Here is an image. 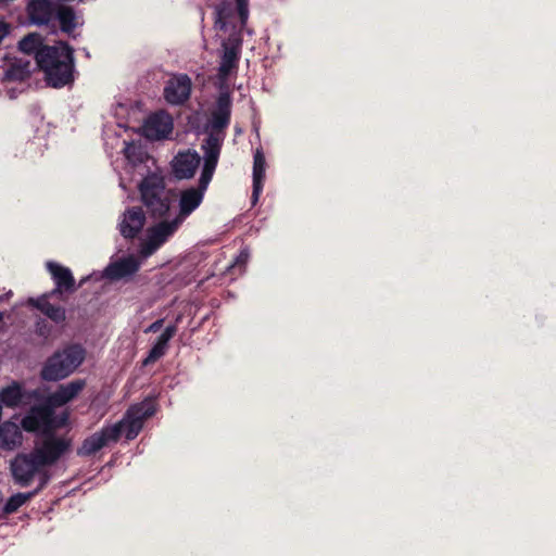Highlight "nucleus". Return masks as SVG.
<instances>
[{
	"instance_id": "1",
	"label": "nucleus",
	"mask_w": 556,
	"mask_h": 556,
	"mask_svg": "<svg viewBox=\"0 0 556 556\" xmlns=\"http://www.w3.org/2000/svg\"><path fill=\"white\" fill-rule=\"evenodd\" d=\"M38 67L45 73L48 86L63 88L74 81V49L64 41L45 48L39 53Z\"/></svg>"
},
{
	"instance_id": "2",
	"label": "nucleus",
	"mask_w": 556,
	"mask_h": 556,
	"mask_svg": "<svg viewBox=\"0 0 556 556\" xmlns=\"http://www.w3.org/2000/svg\"><path fill=\"white\" fill-rule=\"evenodd\" d=\"M86 351L77 343L56 350L43 363L40 377L43 381L55 382L71 376L85 361Z\"/></svg>"
},
{
	"instance_id": "3",
	"label": "nucleus",
	"mask_w": 556,
	"mask_h": 556,
	"mask_svg": "<svg viewBox=\"0 0 556 556\" xmlns=\"http://www.w3.org/2000/svg\"><path fill=\"white\" fill-rule=\"evenodd\" d=\"M231 106L232 100L230 93L228 91L220 92L211 113V131L202 143L204 157H207L210 152H215L217 163L225 139V130L230 124Z\"/></svg>"
},
{
	"instance_id": "4",
	"label": "nucleus",
	"mask_w": 556,
	"mask_h": 556,
	"mask_svg": "<svg viewBox=\"0 0 556 556\" xmlns=\"http://www.w3.org/2000/svg\"><path fill=\"white\" fill-rule=\"evenodd\" d=\"M140 194L143 205L148 214L154 219H161L167 216L170 204L172 194L167 190L163 178L149 176L140 184Z\"/></svg>"
},
{
	"instance_id": "5",
	"label": "nucleus",
	"mask_w": 556,
	"mask_h": 556,
	"mask_svg": "<svg viewBox=\"0 0 556 556\" xmlns=\"http://www.w3.org/2000/svg\"><path fill=\"white\" fill-rule=\"evenodd\" d=\"M215 152H210L207 157H204V164L197 188H189L184 190L179 200V217L181 220L189 216L195 208L200 206L203 201L204 192L206 191L213 175L215 173L217 162Z\"/></svg>"
},
{
	"instance_id": "6",
	"label": "nucleus",
	"mask_w": 556,
	"mask_h": 556,
	"mask_svg": "<svg viewBox=\"0 0 556 556\" xmlns=\"http://www.w3.org/2000/svg\"><path fill=\"white\" fill-rule=\"evenodd\" d=\"M10 472L15 485L20 488L29 486L36 477L38 483L43 475L51 478L48 469L41 464L33 451L29 453H17L10 462Z\"/></svg>"
},
{
	"instance_id": "7",
	"label": "nucleus",
	"mask_w": 556,
	"mask_h": 556,
	"mask_svg": "<svg viewBox=\"0 0 556 556\" xmlns=\"http://www.w3.org/2000/svg\"><path fill=\"white\" fill-rule=\"evenodd\" d=\"M181 224L179 217L173 220H162L159 224L148 228L147 238L140 243V254L149 257L154 254L170 237L178 230Z\"/></svg>"
},
{
	"instance_id": "8",
	"label": "nucleus",
	"mask_w": 556,
	"mask_h": 556,
	"mask_svg": "<svg viewBox=\"0 0 556 556\" xmlns=\"http://www.w3.org/2000/svg\"><path fill=\"white\" fill-rule=\"evenodd\" d=\"M45 434L41 444L35 446L31 451L47 468L54 465L70 450L71 440L56 437L53 431Z\"/></svg>"
},
{
	"instance_id": "9",
	"label": "nucleus",
	"mask_w": 556,
	"mask_h": 556,
	"mask_svg": "<svg viewBox=\"0 0 556 556\" xmlns=\"http://www.w3.org/2000/svg\"><path fill=\"white\" fill-rule=\"evenodd\" d=\"M123 433V425L114 424L87 437L77 450V455L90 457L111 442H117Z\"/></svg>"
},
{
	"instance_id": "10",
	"label": "nucleus",
	"mask_w": 556,
	"mask_h": 556,
	"mask_svg": "<svg viewBox=\"0 0 556 556\" xmlns=\"http://www.w3.org/2000/svg\"><path fill=\"white\" fill-rule=\"evenodd\" d=\"M223 54L220 56L218 77L227 79L230 74L238 68L241 50L242 37L240 33L230 34L222 43Z\"/></svg>"
},
{
	"instance_id": "11",
	"label": "nucleus",
	"mask_w": 556,
	"mask_h": 556,
	"mask_svg": "<svg viewBox=\"0 0 556 556\" xmlns=\"http://www.w3.org/2000/svg\"><path fill=\"white\" fill-rule=\"evenodd\" d=\"M192 80L185 73L173 74L163 90L165 101L170 105H182L191 97Z\"/></svg>"
},
{
	"instance_id": "12",
	"label": "nucleus",
	"mask_w": 556,
	"mask_h": 556,
	"mask_svg": "<svg viewBox=\"0 0 556 556\" xmlns=\"http://www.w3.org/2000/svg\"><path fill=\"white\" fill-rule=\"evenodd\" d=\"M155 414V407L151 403H142L131 406L122 421L123 432L127 440H134L141 431L144 421Z\"/></svg>"
},
{
	"instance_id": "13",
	"label": "nucleus",
	"mask_w": 556,
	"mask_h": 556,
	"mask_svg": "<svg viewBox=\"0 0 556 556\" xmlns=\"http://www.w3.org/2000/svg\"><path fill=\"white\" fill-rule=\"evenodd\" d=\"M46 267L55 285V288L48 292L50 295H59V299H63V294L75 292L76 281L68 267L51 261L46 264Z\"/></svg>"
},
{
	"instance_id": "14",
	"label": "nucleus",
	"mask_w": 556,
	"mask_h": 556,
	"mask_svg": "<svg viewBox=\"0 0 556 556\" xmlns=\"http://www.w3.org/2000/svg\"><path fill=\"white\" fill-rule=\"evenodd\" d=\"M55 406L47 399L45 403L33 406L29 412L35 416L43 427V433L52 432L56 428L63 427L67 420V415L63 414L60 418L55 416Z\"/></svg>"
},
{
	"instance_id": "15",
	"label": "nucleus",
	"mask_w": 556,
	"mask_h": 556,
	"mask_svg": "<svg viewBox=\"0 0 556 556\" xmlns=\"http://www.w3.org/2000/svg\"><path fill=\"white\" fill-rule=\"evenodd\" d=\"M59 295H50L46 292L38 298L28 299V304L42 313L47 318L56 325L66 320V309L62 305H55L50 302L51 299Z\"/></svg>"
},
{
	"instance_id": "16",
	"label": "nucleus",
	"mask_w": 556,
	"mask_h": 556,
	"mask_svg": "<svg viewBox=\"0 0 556 556\" xmlns=\"http://www.w3.org/2000/svg\"><path fill=\"white\" fill-rule=\"evenodd\" d=\"M200 155L195 151L179 152L172 162L173 173L177 179L193 177L200 165Z\"/></svg>"
},
{
	"instance_id": "17",
	"label": "nucleus",
	"mask_w": 556,
	"mask_h": 556,
	"mask_svg": "<svg viewBox=\"0 0 556 556\" xmlns=\"http://www.w3.org/2000/svg\"><path fill=\"white\" fill-rule=\"evenodd\" d=\"M146 222V215L141 207L134 206L128 208L119 223L121 235L126 239H134L142 230Z\"/></svg>"
},
{
	"instance_id": "18",
	"label": "nucleus",
	"mask_w": 556,
	"mask_h": 556,
	"mask_svg": "<svg viewBox=\"0 0 556 556\" xmlns=\"http://www.w3.org/2000/svg\"><path fill=\"white\" fill-rule=\"evenodd\" d=\"M172 131L173 119L164 112L152 114L144 124L146 136L151 139H165Z\"/></svg>"
},
{
	"instance_id": "19",
	"label": "nucleus",
	"mask_w": 556,
	"mask_h": 556,
	"mask_svg": "<svg viewBox=\"0 0 556 556\" xmlns=\"http://www.w3.org/2000/svg\"><path fill=\"white\" fill-rule=\"evenodd\" d=\"M86 387L84 379H76L65 384H60L48 399L55 407H61L74 400Z\"/></svg>"
},
{
	"instance_id": "20",
	"label": "nucleus",
	"mask_w": 556,
	"mask_h": 556,
	"mask_svg": "<svg viewBox=\"0 0 556 556\" xmlns=\"http://www.w3.org/2000/svg\"><path fill=\"white\" fill-rule=\"evenodd\" d=\"M27 14L35 25H46L55 14V5L50 0H30L27 4Z\"/></svg>"
},
{
	"instance_id": "21",
	"label": "nucleus",
	"mask_w": 556,
	"mask_h": 556,
	"mask_svg": "<svg viewBox=\"0 0 556 556\" xmlns=\"http://www.w3.org/2000/svg\"><path fill=\"white\" fill-rule=\"evenodd\" d=\"M139 268L140 263L134 256H127L111 263L104 273L109 279L119 280L136 274Z\"/></svg>"
},
{
	"instance_id": "22",
	"label": "nucleus",
	"mask_w": 556,
	"mask_h": 556,
	"mask_svg": "<svg viewBox=\"0 0 556 556\" xmlns=\"http://www.w3.org/2000/svg\"><path fill=\"white\" fill-rule=\"evenodd\" d=\"M266 172V160L262 149H256L253 157V190L252 204L255 205L263 191Z\"/></svg>"
},
{
	"instance_id": "23",
	"label": "nucleus",
	"mask_w": 556,
	"mask_h": 556,
	"mask_svg": "<svg viewBox=\"0 0 556 556\" xmlns=\"http://www.w3.org/2000/svg\"><path fill=\"white\" fill-rule=\"evenodd\" d=\"M48 483L49 477L43 475L41 477L40 483H38L35 490L25 493L20 492L10 496L2 508L3 515H11L17 511L20 507L39 494L48 485Z\"/></svg>"
},
{
	"instance_id": "24",
	"label": "nucleus",
	"mask_w": 556,
	"mask_h": 556,
	"mask_svg": "<svg viewBox=\"0 0 556 556\" xmlns=\"http://www.w3.org/2000/svg\"><path fill=\"white\" fill-rule=\"evenodd\" d=\"M177 332V326L176 325H168L163 333L157 338L154 345L151 348V350L148 353V356L143 361V365H150L159 361L161 357H163L166 354L168 342L174 338V336Z\"/></svg>"
},
{
	"instance_id": "25",
	"label": "nucleus",
	"mask_w": 556,
	"mask_h": 556,
	"mask_svg": "<svg viewBox=\"0 0 556 556\" xmlns=\"http://www.w3.org/2000/svg\"><path fill=\"white\" fill-rule=\"evenodd\" d=\"M23 441L21 427L12 421L0 425V448L12 451L20 446Z\"/></svg>"
},
{
	"instance_id": "26",
	"label": "nucleus",
	"mask_w": 556,
	"mask_h": 556,
	"mask_svg": "<svg viewBox=\"0 0 556 556\" xmlns=\"http://www.w3.org/2000/svg\"><path fill=\"white\" fill-rule=\"evenodd\" d=\"M50 47L45 45L42 37L36 33L28 34L18 42V49L25 54L34 55L36 63L39 62V53Z\"/></svg>"
},
{
	"instance_id": "27",
	"label": "nucleus",
	"mask_w": 556,
	"mask_h": 556,
	"mask_svg": "<svg viewBox=\"0 0 556 556\" xmlns=\"http://www.w3.org/2000/svg\"><path fill=\"white\" fill-rule=\"evenodd\" d=\"M24 392L21 384L13 381L0 391V404L3 403L8 407H16L21 404Z\"/></svg>"
},
{
	"instance_id": "28",
	"label": "nucleus",
	"mask_w": 556,
	"mask_h": 556,
	"mask_svg": "<svg viewBox=\"0 0 556 556\" xmlns=\"http://www.w3.org/2000/svg\"><path fill=\"white\" fill-rule=\"evenodd\" d=\"M232 3L228 0H223L215 5L214 9V26L219 30H226L229 20L233 15Z\"/></svg>"
},
{
	"instance_id": "29",
	"label": "nucleus",
	"mask_w": 556,
	"mask_h": 556,
	"mask_svg": "<svg viewBox=\"0 0 556 556\" xmlns=\"http://www.w3.org/2000/svg\"><path fill=\"white\" fill-rule=\"evenodd\" d=\"M31 74L29 61H16L5 71V79L10 81H24Z\"/></svg>"
},
{
	"instance_id": "30",
	"label": "nucleus",
	"mask_w": 556,
	"mask_h": 556,
	"mask_svg": "<svg viewBox=\"0 0 556 556\" xmlns=\"http://www.w3.org/2000/svg\"><path fill=\"white\" fill-rule=\"evenodd\" d=\"M56 18L63 33L70 34L76 27V14L73 8L61 5L56 11Z\"/></svg>"
},
{
	"instance_id": "31",
	"label": "nucleus",
	"mask_w": 556,
	"mask_h": 556,
	"mask_svg": "<svg viewBox=\"0 0 556 556\" xmlns=\"http://www.w3.org/2000/svg\"><path fill=\"white\" fill-rule=\"evenodd\" d=\"M21 426L27 432H43V427L39 424V421L30 412H28V414L23 417Z\"/></svg>"
},
{
	"instance_id": "32",
	"label": "nucleus",
	"mask_w": 556,
	"mask_h": 556,
	"mask_svg": "<svg viewBox=\"0 0 556 556\" xmlns=\"http://www.w3.org/2000/svg\"><path fill=\"white\" fill-rule=\"evenodd\" d=\"M235 2L240 26L242 28L245 26L249 18V0H235Z\"/></svg>"
},
{
	"instance_id": "33",
	"label": "nucleus",
	"mask_w": 556,
	"mask_h": 556,
	"mask_svg": "<svg viewBox=\"0 0 556 556\" xmlns=\"http://www.w3.org/2000/svg\"><path fill=\"white\" fill-rule=\"evenodd\" d=\"M35 333L47 340L52 333V326L43 318H39L35 323Z\"/></svg>"
},
{
	"instance_id": "34",
	"label": "nucleus",
	"mask_w": 556,
	"mask_h": 556,
	"mask_svg": "<svg viewBox=\"0 0 556 556\" xmlns=\"http://www.w3.org/2000/svg\"><path fill=\"white\" fill-rule=\"evenodd\" d=\"M247 263H248V253L241 252V254L238 256V258L235 261V263L229 267V269L239 268L240 270H243Z\"/></svg>"
},
{
	"instance_id": "35",
	"label": "nucleus",
	"mask_w": 556,
	"mask_h": 556,
	"mask_svg": "<svg viewBox=\"0 0 556 556\" xmlns=\"http://www.w3.org/2000/svg\"><path fill=\"white\" fill-rule=\"evenodd\" d=\"M163 323L164 320L163 319H157L155 320L154 323H152L147 329H146V332H157L162 326H163Z\"/></svg>"
},
{
	"instance_id": "36",
	"label": "nucleus",
	"mask_w": 556,
	"mask_h": 556,
	"mask_svg": "<svg viewBox=\"0 0 556 556\" xmlns=\"http://www.w3.org/2000/svg\"><path fill=\"white\" fill-rule=\"evenodd\" d=\"M136 151V147L134 144H127L125 149V155L128 160H134V154Z\"/></svg>"
},
{
	"instance_id": "37",
	"label": "nucleus",
	"mask_w": 556,
	"mask_h": 556,
	"mask_svg": "<svg viewBox=\"0 0 556 556\" xmlns=\"http://www.w3.org/2000/svg\"><path fill=\"white\" fill-rule=\"evenodd\" d=\"M9 34V26L5 23L0 22V42Z\"/></svg>"
},
{
	"instance_id": "38",
	"label": "nucleus",
	"mask_w": 556,
	"mask_h": 556,
	"mask_svg": "<svg viewBox=\"0 0 556 556\" xmlns=\"http://www.w3.org/2000/svg\"><path fill=\"white\" fill-rule=\"evenodd\" d=\"M13 295V292L10 290L8 292H3L0 294V303L8 301Z\"/></svg>"
},
{
	"instance_id": "39",
	"label": "nucleus",
	"mask_w": 556,
	"mask_h": 556,
	"mask_svg": "<svg viewBox=\"0 0 556 556\" xmlns=\"http://www.w3.org/2000/svg\"><path fill=\"white\" fill-rule=\"evenodd\" d=\"M2 318H3V314H2V312H0V320H2Z\"/></svg>"
}]
</instances>
